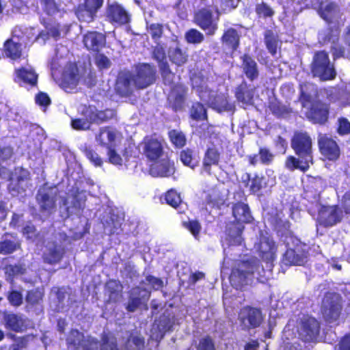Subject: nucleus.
<instances>
[{
    "instance_id": "obj_47",
    "label": "nucleus",
    "mask_w": 350,
    "mask_h": 350,
    "mask_svg": "<svg viewBox=\"0 0 350 350\" xmlns=\"http://www.w3.org/2000/svg\"><path fill=\"white\" fill-rule=\"evenodd\" d=\"M171 142L177 148H181L186 144L185 134L178 130H172L168 133Z\"/></svg>"
},
{
    "instance_id": "obj_14",
    "label": "nucleus",
    "mask_w": 350,
    "mask_h": 350,
    "mask_svg": "<svg viewBox=\"0 0 350 350\" xmlns=\"http://www.w3.org/2000/svg\"><path fill=\"white\" fill-rule=\"evenodd\" d=\"M65 253V248L57 241H48L43 251L42 259L46 264L56 265L62 261Z\"/></svg>"
},
{
    "instance_id": "obj_55",
    "label": "nucleus",
    "mask_w": 350,
    "mask_h": 350,
    "mask_svg": "<svg viewBox=\"0 0 350 350\" xmlns=\"http://www.w3.org/2000/svg\"><path fill=\"white\" fill-rule=\"evenodd\" d=\"M265 43L269 51L274 55L277 51L278 41L271 31H267L265 34Z\"/></svg>"
},
{
    "instance_id": "obj_21",
    "label": "nucleus",
    "mask_w": 350,
    "mask_h": 350,
    "mask_svg": "<svg viewBox=\"0 0 350 350\" xmlns=\"http://www.w3.org/2000/svg\"><path fill=\"white\" fill-rule=\"evenodd\" d=\"M144 154L150 161H155L163 153V146L160 141L152 137H146L141 144Z\"/></svg>"
},
{
    "instance_id": "obj_43",
    "label": "nucleus",
    "mask_w": 350,
    "mask_h": 350,
    "mask_svg": "<svg viewBox=\"0 0 350 350\" xmlns=\"http://www.w3.org/2000/svg\"><path fill=\"white\" fill-rule=\"evenodd\" d=\"M254 90V88H249L245 85H241L237 90L236 97L243 104L252 105Z\"/></svg>"
},
{
    "instance_id": "obj_52",
    "label": "nucleus",
    "mask_w": 350,
    "mask_h": 350,
    "mask_svg": "<svg viewBox=\"0 0 350 350\" xmlns=\"http://www.w3.org/2000/svg\"><path fill=\"white\" fill-rule=\"evenodd\" d=\"M7 299L10 304L14 307H18L23 304V297L21 291L12 290L8 292Z\"/></svg>"
},
{
    "instance_id": "obj_1",
    "label": "nucleus",
    "mask_w": 350,
    "mask_h": 350,
    "mask_svg": "<svg viewBox=\"0 0 350 350\" xmlns=\"http://www.w3.org/2000/svg\"><path fill=\"white\" fill-rule=\"evenodd\" d=\"M254 249L267 262V269L260 268L258 260L256 258H247L237 262L230 276L232 286L237 289L251 284L254 278L260 282H265L271 275L272 262L275 258L277 249L274 241L267 231H260L258 241L255 243Z\"/></svg>"
},
{
    "instance_id": "obj_45",
    "label": "nucleus",
    "mask_w": 350,
    "mask_h": 350,
    "mask_svg": "<svg viewBox=\"0 0 350 350\" xmlns=\"http://www.w3.org/2000/svg\"><path fill=\"white\" fill-rule=\"evenodd\" d=\"M122 287L116 280L109 281L105 286V293L111 301H116L119 297Z\"/></svg>"
},
{
    "instance_id": "obj_61",
    "label": "nucleus",
    "mask_w": 350,
    "mask_h": 350,
    "mask_svg": "<svg viewBox=\"0 0 350 350\" xmlns=\"http://www.w3.org/2000/svg\"><path fill=\"white\" fill-rule=\"evenodd\" d=\"M95 63L100 70L108 69L111 64L110 59L107 56L100 53L96 55Z\"/></svg>"
},
{
    "instance_id": "obj_7",
    "label": "nucleus",
    "mask_w": 350,
    "mask_h": 350,
    "mask_svg": "<svg viewBox=\"0 0 350 350\" xmlns=\"http://www.w3.org/2000/svg\"><path fill=\"white\" fill-rule=\"evenodd\" d=\"M100 221L103 232L107 235L119 234L122 231V218L111 208L102 207L96 213Z\"/></svg>"
},
{
    "instance_id": "obj_5",
    "label": "nucleus",
    "mask_w": 350,
    "mask_h": 350,
    "mask_svg": "<svg viewBox=\"0 0 350 350\" xmlns=\"http://www.w3.org/2000/svg\"><path fill=\"white\" fill-rule=\"evenodd\" d=\"M306 8H313L318 10L321 17L328 23L340 25L343 22L342 13L339 7L332 2H322L321 0H301Z\"/></svg>"
},
{
    "instance_id": "obj_31",
    "label": "nucleus",
    "mask_w": 350,
    "mask_h": 350,
    "mask_svg": "<svg viewBox=\"0 0 350 350\" xmlns=\"http://www.w3.org/2000/svg\"><path fill=\"white\" fill-rule=\"evenodd\" d=\"M186 91V88L180 83L172 87L168 96V100L176 109L181 107L184 102Z\"/></svg>"
},
{
    "instance_id": "obj_50",
    "label": "nucleus",
    "mask_w": 350,
    "mask_h": 350,
    "mask_svg": "<svg viewBox=\"0 0 350 350\" xmlns=\"http://www.w3.org/2000/svg\"><path fill=\"white\" fill-rule=\"evenodd\" d=\"M87 111L86 107L82 110V113L84 115L83 118H75L71 120V127L76 131H85L88 129V118L85 116Z\"/></svg>"
},
{
    "instance_id": "obj_28",
    "label": "nucleus",
    "mask_w": 350,
    "mask_h": 350,
    "mask_svg": "<svg viewBox=\"0 0 350 350\" xmlns=\"http://www.w3.org/2000/svg\"><path fill=\"white\" fill-rule=\"evenodd\" d=\"M284 216L282 211H279L278 208H271L267 213L266 219L278 231L283 228L284 230H287L290 226L288 221L283 219Z\"/></svg>"
},
{
    "instance_id": "obj_39",
    "label": "nucleus",
    "mask_w": 350,
    "mask_h": 350,
    "mask_svg": "<svg viewBox=\"0 0 350 350\" xmlns=\"http://www.w3.org/2000/svg\"><path fill=\"white\" fill-rule=\"evenodd\" d=\"M2 269L5 273V280L10 283L14 282L16 275L26 273V268L22 264H8L4 265Z\"/></svg>"
},
{
    "instance_id": "obj_35",
    "label": "nucleus",
    "mask_w": 350,
    "mask_h": 350,
    "mask_svg": "<svg viewBox=\"0 0 350 350\" xmlns=\"http://www.w3.org/2000/svg\"><path fill=\"white\" fill-rule=\"evenodd\" d=\"M168 57L173 64L181 66L187 62L188 55L185 51L182 50L179 47L177 43L174 42L173 45L170 47Z\"/></svg>"
},
{
    "instance_id": "obj_29",
    "label": "nucleus",
    "mask_w": 350,
    "mask_h": 350,
    "mask_svg": "<svg viewBox=\"0 0 350 350\" xmlns=\"http://www.w3.org/2000/svg\"><path fill=\"white\" fill-rule=\"evenodd\" d=\"M108 16L111 20L118 25H124L129 21L127 12L119 4H112L109 7Z\"/></svg>"
},
{
    "instance_id": "obj_15",
    "label": "nucleus",
    "mask_w": 350,
    "mask_h": 350,
    "mask_svg": "<svg viewBox=\"0 0 350 350\" xmlns=\"http://www.w3.org/2000/svg\"><path fill=\"white\" fill-rule=\"evenodd\" d=\"M175 325L174 316L170 313H164L159 320H157L150 330V338L156 341H160L166 332L171 330Z\"/></svg>"
},
{
    "instance_id": "obj_40",
    "label": "nucleus",
    "mask_w": 350,
    "mask_h": 350,
    "mask_svg": "<svg viewBox=\"0 0 350 350\" xmlns=\"http://www.w3.org/2000/svg\"><path fill=\"white\" fill-rule=\"evenodd\" d=\"M36 200L41 211L50 212L55 207V200L49 193H39L36 196Z\"/></svg>"
},
{
    "instance_id": "obj_13",
    "label": "nucleus",
    "mask_w": 350,
    "mask_h": 350,
    "mask_svg": "<svg viewBox=\"0 0 350 350\" xmlns=\"http://www.w3.org/2000/svg\"><path fill=\"white\" fill-rule=\"evenodd\" d=\"M342 212L337 206H321L319 209L318 222L325 226H332L340 222Z\"/></svg>"
},
{
    "instance_id": "obj_30",
    "label": "nucleus",
    "mask_w": 350,
    "mask_h": 350,
    "mask_svg": "<svg viewBox=\"0 0 350 350\" xmlns=\"http://www.w3.org/2000/svg\"><path fill=\"white\" fill-rule=\"evenodd\" d=\"M148 297L149 292L146 289L140 291L139 288H133L131 291V296L127 306V310L129 312H134Z\"/></svg>"
},
{
    "instance_id": "obj_62",
    "label": "nucleus",
    "mask_w": 350,
    "mask_h": 350,
    "mask_svg": "<svg viewBox=\"0 0 350 350\" xmlns=\"http://www.w3.org/2000/svg\"><path fill=\"white\" fill-rule=\"evenodd\" d=\"M105 121L104 111H98L95 107L89 105V121Z\"/></svg>"
},
{
    "instance_id": "obj_37",
    "label": "nucleus",
    "mask_w": 350,
    "mask_h": 350,
    "mask_svg": "<svg viewBox=\"0 0 350 350\" xmlns=\"http://www.w3.org/2000/svg\"><path fill=\"white\" fill-rule=\"evenodd\" d=\"M86 196L83 191H77L72 195L71 206L67 207L68 213H74L79 215L85 206Z\"/></svg>"
},
{
    "instance_id": "obj_34",
    "label": "nucleus",
    "mask_w": 350,
    "mask_h": 350,
    "mask_svg": "<svg viewBox=\"0 0 350 350\" xmlns=\"http://www.w3.org/2000/svg\"><path fill=\"white\" fill-rule=\"evenodd\" d=\"M44 297V290L43 288L36 287L28 290L25 297L27 306L33 308L41 304Z\"/></svg>"
},
{
    "instance_id": "obj_49",
    "label": "nucleus",
    "mask_w": 350,
    "mask_h": 350,
    "mask_svg": "<svg viewBox=\"0 0 350 350\" xmlns=\"http://www.w3.org/2000/svg\"><path fill=\"white\" fill-rule=\"evenodd\" d=\"M191 116L192 119L196 121H203L206 119V112L204 107L197 103L192 106L191 110Z\"/></svg>"
},
{
    "instance_id": "obj_23",
    "label": "nucleus",
    "mask_w": 350,
    "mask_h": 350,
    "mask_svg": "<svg viewBox=\"0 0 350 350\" xmlns=\"http://www.w3.org/2000/svg\"><path fill=\"white\" fill-rule=\"evenodd\" d=\"M307 253L301 244L294 248H288L283 256L282 261L286 265H301L306 261Z\"/></svg>"
},
{
    "instance_id": "obj_32",
    "label": "nucleus",
    "mask_w": 350,
    "mask_h": 350,
    "mask_svg": "<svg viewBox=\"0 0 350 350\" xmlns=\"http://www.w3.org/2000/svg\"><path fill=\"white\" fill-rule=\"evenodd\" d=\"M220 159V152L215 147H211L207 149L203 159L202 171L211 174V165H217Z\"/></svg>"
},
{
    "instance_id": "obj_53",
    "label": "nucleus",
    "mask_w": 350,
    "mask_h": 350,
    "mask_svg": "<svg viewBox=\"0 0 350 350\" xmlns=\"http://www.w3.org/2000/svg\"><path fill=\"white\" fill-rule=\"evenodd\" d=\"M108 157L109 162L113 165H121L124 161L128 157V152L125 150L123 159L114 149V148H110L108 149Z\"/></svg>"
},
{
    "instance_id": "obj_56",
    "label": "nucleus",
    "mask_w": 350,
    "mask_h": 350,
    "mask_svg": "<svg viewBox=\"0 0 350 350\" xmlns=\"http://www.w3.org/2000/svg\"><path fill=\"white\" fill-rule=\"evenodd\" d=\"M256 12L259 17H271L273 15L274 11L273 9L265 3L257 4L256 6Z\"/></svg>"
},
{
    "instance_id": "obj_25",
    "label": "nucleus",
    "mask_w": 350,
    "mask_h": 350,
    "mask_svg": "<svg viewBox=\"0 0 350 350\" xmlns=\"http://www.w3.org/2000/svg\"><path fill=\"white\" fill-rule=\"evenodd\" d=\"M133 82V75L130 72H122L119 74L117 79L116 90L120 94L127 96L135 88Z\"/></svg>"
},
{
    "instance_id": "obj_60",
    "label": "nucleus",
    "mask_w": 350,
    "mask_h": 350,
    "mask_svg": "<svg viewBox=\"0 0 350 350\" xmlns=\"http://www.w3.org/2000/svg\"><path fill=\"white\" fill-rule=\"evenodd\" d=\"M265 182L262 177L255 176L251 180L249 185L250 191L255 193L259 191L265 185Z\"/></svg>"
},
{
    "instance_id": "obj_10",
    "label": "nucleus",
    "mask_w": 350,
    "mask_h": 350,
    "mask_svg": "<svg viewBox=\"0 0 350 350\" xmlns=\"http://www.w3.org/2000/svg\"><path fill=\"white\" fill-rule=\"evenodd\" d=\"M320 331L318 321L310 316H304L298 327V333L302 340L314 341Z\"/></svg>"
},
{
    "instance_id": "obj_4",
    "label": "nucleus",
    "mask_w": 350,
    "mask_h": 350,
    "mask_svg": "<svg viewBox=\"0 0 350 350\" xmlns=\"http://www.w3.org/2000/svg\"><path fill=\"white\" fill-rule=\"evenodd\" d=\"M301 101L304 108L308 110L306 112L307 118L314 123L323 124L328 118V107L321 102L312 100L317 96V90L313 85H300Z\"/></svg>"
},
{
    "instance_id": "obj_64",
    "label": "nucleus",
    "mask_w": 350,
    "mask_h": 350,
    "mask_svg": "<svg viewBox=\"0 0 350 350\" xmlns=\"http://www.w3.org/2000/svg\"><path fill=\"white\" fill-rule=\"evenodd\" d=\"M338 133L340 135H347L350 133V122L345 118H340L338 120Z\"/></svg>"
},
{
    "instance_id": "obj_16",
    "label": "nucleus",
    "mask_w": 350,
    "mask_h": 350,
    "mask_svg": "<svg viewBox=\"0 0 350 350\" xmlns=\"http://www.w3.org/2000/svg\"><path fill=\"white\" fill-rule=\"evenodd\" d=\"M3 323L6 330L14 333H23L27 328L26 320L23 315L12 312L3 313Z\"/></svg>"
},
{
    "instance_id": "obj_11",
    "label": "nucleus",
    "mask_w": 350,
    "mask_h": 350,
    "mask_svg": "<svg viewBox=\"0 0 350 350\" xmlns=\"http://www.w3.org/2000/svg\"><path fill=\"white\" fill-rule=\"evenodd\" d=\"M340 299L338 295H327L323 300L322 312L327 321H336L340 314Z\"/></svg>"
},
{
    "instance_id": "obj_46",
    "label": "nucleus",
    "mask_w": 350,
    "mask_h": 350,
    "mask_svg": "<svg viewBox=\"0 0 350 350\" xmlns=\"http://www.w3.org/2000/svg\"><path fill=\"white\" fill-rule=\"evenodd\" d=\"M89 40L91 42L94 51H100L105 44L106 39L104 34L97 32H89Z\"/></svg>"
},
{
    "instance_id": "obj_58",
    "label": "nucleus",
    "mask_w": 350,
    "mask_h": 350,
    "mask_svg": "<svg viewBox=\"0 0 350 350\" xmlns=\"http://www.w3.org/2000/svg\"><path fill=\"white\" fill-rule=\"evenodd\" d=\"M42 5L44 12L48 14L51 15L58 11V6L55 0H40Z\"/></svg>"
},
{
    "instance_id": "obj_18",
    "label": "nucleus",
    "mask_w": 350,
    "mask_h": 350,
    "mask_svg": "<svg viewBox=\"0 0 350 350\" xmlns=\"http://www.w3.org/2000/svg\"><path fill=\"white\" fill-rule=\"evenodd\" d=\"M38 75L32 68L21 66L14 70L13 80L20 86H37Z\"/></svg>"
},
{
    "instance_id": "obj_6",
    "label": "nucleus",
    "mask_w": 350,
    "mask_h": 350,
    "mask_svg": "<svg viewBox=\"0 0 350 350\" xmlns=\"http://www.w3.org/2000/svg\"><path fill=\"white\" fill-rule=\"evenodd\" d=\"M312 72L314 77L322 81L335 78L336 72L334 64L330 62L328 54L325 51L315 53L312 64Z\"/></svg>"
},
{
    "instance_id": "obj_24",
    "label": "nucleus",
    "mask_w": 350,
    "mask_h": 350,
    "mask_svg": "<svg viewBox=\"0 0 350 350\" xmlns=\"http://www.w3.org/2000/svg\"><path fill=\"white\" fill-rule=\"evenodd\" d=\"M68 350H88V340L78 329H71L66 338Z\"/></svg>"
},
{
    "instance_id": "obj_27",
    "label": "nucleus",
    "mask_w": 350,
    "mask_h": 350,
    "mask_svg": "<svg viewBox=\"0 0 350 350\" xmlns=\"http://www.w3.org/2000/svg\"><path fill=\"white\" fill-rule=\"evenodd\" d=\"M150 173L152 176H169L174 173V163L168 159H163L151 165Z\"/></svg>"
},
{
    "instance_id": "obj_2",
    "label": "nucleus",
    "mask_w": 350,
    "mask_h": 350,
    "mask_svg": "<svg viewBox=\"0 0 350 350\" xmlns=\"http://www.w3.org/2000/svg\"><path fill=\"white\" fill-rule=\"evenodd\" d=\"M292 147L299 158L293 156L287 157L285 162L286 168L291 171L295 169L306 171L312 164L311 138L306 133H295L292 139Z\"/></svg>"
},
{
    "instance_id": "obj_12",
    "label": "nucleus",
    "mask_w": 350,
    "mask_h": 350,
    "mask_svg": "<svg viewBox=\"0 0 350 350\" xmlns=\"http://www.w3.org/2000/svg\"><path fill=\"white\" fill-rule=\"evenodd\" d=\"M135 88H146L155 81V69L148 64H142L136 66L133 75Z\"/></svg>"
},
{
    "instance_id": "obj_9",
    "label": "nucleus",
    "mask_w": 350,
    "mask_h": 350,
    "mask_svg": "<svg viewBox=\"0 0 350 350\" xmlns=\"http://www.w3.org/2000/svg\"><path fill=\"white\" fill-rule=\"evenodd\" d=\"M84 74V68L78 66L75 62H69L62 72L61 86L65 90L76 88Z\"/></svg>"
},
{
    "instance_id": "obj_3",
    "label": "nucleus",
    "mask_w": 350,
    "mask_h": 350,
    "mask_svg": "<svg viewBox=\"0 0 350 350\" xmlns=\"http://www.w3.org/2000/svg\"><path fill=\"white\" fill-rule=\"evenodd\" d=\"M193 90L198 94L201 100L217 111H231L234 109L233 104L228 102L225 94H216L210 90L206 81L200 75L191 77Z\"/></svg>"
},
{
    "instance_id": "obj_20",
    "label": "nucleus",
    "mask_w": 350,
    "mask_h": 350,
    "mask_svg": "<svg viewBox=\"0 0 350 350\" xmlns=\"http://www.w3.org/2000/svg\"><path fill=\"white\" fill-rule=\"evenodd\" d=\"M319 146L321 154L330 161L336 160L340 156V149L336 142L325 135L319 137Z\"/></svg>"
},
{
    "instance_id": "obj_51",
    "label": "nucleus",
    "mask_w": 350,
    "mask_h": 350,
    "mask_svg": "<svg viewBox=\"0 0 350 350\" xmlns=\"http://www.w3.org/2000/svg\"><path fill=\"white\" fill-rule=\"evenodd\" d=\"M204 35L196 29H191L186 32L185 39L191 44H200L204 40Z\"/></svg>"
},
{
    "instance_id": "obj_48",
    "label": "nucleus",
    "mask_w": 350,
    "mask_h": 350,
    "mask_svg": "<svg viewBox=\"0 0 350 350\" xmlns=\"http://www.w3.org/2000/svg\"><path fill=\"white\" fill-rule=\"evenodd\" d=\"M26 179V177L23 175H14L12 174L9 178L10 183L8 185V189L10 192L20 193L22 187L21 183Z\"/></svg>"
},
{
    "instance_id": "obj_36",
    "label": "nucleus",
    "mask_w": 350,
    "mask_h": 350,
    "mask_svg": "<svg viewBox=\"0 0 350 350\" xmlns=\"http://www.w3.org/2000/svg\"><path fill=\"white\" fill-rule=\"evenodd\" d=\"M232 213L238 222L249 223L252 220L249 207L244 203H237L232 208Z\"/></svg>"
},
{
    "instance_id": "obj_33",
    "label": "nucleus",
    "mask_w": 350,
    "mask_h": 350,
    "mask_svg": "<svg viewBox=\"0 0 350 350\" xmlns=\"http://www.w3.org/2000/svg\"><path fill=\"white\" fill-rule=\"evenodd\" d=\"M5 235H10L13 238V239L10 240L5 239L0 241L1 254H10L21 249V241L17 238L16 234L5 233Z\"/></svg>"
},
{
    "instance_id": "obj_19",
    "label": "nucleus",
    "mask_w": 350,
    "mask_h": 350,
    "mask_svg": "<svg viewBox=\"0 0 350 350\" xmlns=\"http://www.w3.org/2000/svg\"><path fill=\"white\" fill-rule=\"evenodd\" d=\"M153 57L159 64L165 83L170 85L173 81L174 75L169 68V65L166 59L165 49L162 45L157 44L155 46L153 51Z\"/></svg>"
},
{
    "instance_id": "obj_63",
    "label": "nucleus",
    "mask_w": 350,
    "mask_h": 350,
    "mask_svg": "<svg viewBox=\"0 0 350 350\" xmlns=\"http://www.w3.org/2000/svg\"><path fill=\"white\" fill-rule=\"evenodd\" d=\"M100 350H118L116 339L112 336H105L103 339Z\"/></svg>"
},
{
    "instance_id": "obj_54",
    "label": "nucleus",
    "mask_w": 350,
    "mask_h": 350,
    "mask_svg": "<svg viewBox=\"0 0 350 350\" xmlns=\"http://www.w3.org/2000/svg\"><path fill=\"white\" fill-rule=\"evenodd\" d=\"M165 200L167 204L174 208L178 206L182 202L180 195L174 189H171L165 193Z\"/></svg>"
},
{
    "instance_id": "obj_22",
    "label": "nucleus",
    "mask_w": 350,
    "mask_h": 350,
    "mask_svg": "<svg viewBox=\"0 0 350 350\" xmlns=\"http://www.w3.org/2000/svg\"><path fill=\"white\" fill-rule=\"evenodd\" d=\"M96 141L101 145L109 148L117 146L122 139V135L116 129L111 127L100 129L99 134L96 136Z\"/></svg>"
},
{
    "instance_id": "obj_59",
    "label": "nucleus",
    "mask_w": 350,
    "mask_h": 350,
    "mask_svg": "<svg viewBox=\"0 0 350 350\" xmlns=\"http://www.w3.org/2000/svg\"><path fill=\"white\" fill-rule=\"evenodd\" d=\"M180 161L185 165H187L191 168L196 166V161L192 156V152L189 150H183L180 155Z\"/></svg>"
},
{
    "instance_id": "obj_44",
    "label": "nucleus",
    "mask_w": 350,
    "mask_h": 350,
    "mask_svg": "<svg viewBox=\"0 0 350 350\" xmlns=\"http://www.w3.org/2000/svg\"><path fill=\"white\" fill-rule=\"evenodd\" d=\"M239 34L234 29L230 28L224 32L222 41L226 46L234 51L239 46Z\"/></svg>"
},
{
    "instance_id": "obj_8",
    "label": "nucleus",
    "mask_w": 350,
    "mask_h": 350,
    "mask_svg": "<svg viewBox=\"0 0 350 350\" xmlns=\"http://www.w3.org/2000/svg\"><path fill=\"white\" fill-rule=\"evenodd\" d=\"M219 13L213 8L200 10L195 15L196 23L209 36L214 35L217 29Z\"/></svg>"
},
{
    "instance_id": "obj_41",
    "label": "nucleus",
    "mask_w": 350,
    "mask_h": 350,
    "mask_svg": "<svg viewBox=\"0 0 350 350\" xmlns=\"http://www.w3.org/2000/svg\"><path fill=\"white\" fill-rule=\"evenodd\" d=\"M243 68L247 77L250 80L256 79L258 76V70L256 62L250 56L243 57Z\"/></svg>"
},
{
    "instance_id": "obj_57",
    "label": "nucleus",
    "mask_w": 350,
    "mask_h": 350,
    "mask_svg": "<svg viewBox=\"0 0 350 350\" xmlns=\"http://www.w3.org/2000/svg\"><path fill=\"white\" fill-rule=\"evenodd\" d=\"M184 226L192 234L196 239H199V235L201 231V225L196 220L189 221L184 223Z\"/></svg>"
},
{
    "instance_id": "obj_42",
    "label": "nucleus",
    "mask_w": 350,
    "mask_h": 350,
    "mask_svg": "<svg viewBox=\"0 0 350 350\" xmlns=\"http://www.w3.org/2000/svg\"><path fill=\"white\" fill-rule=\"evenodd\" d=\"M7 336L10 339L15 342L13 349H18L20 350L27 349L29 343L35 338V336L31 334L18 336L15 334L9 332L7 334Z\"/></svg>"
},
{
    "instance_id": "obj_38",
    "label": "nucleus",
    "mask_w": 350,
    "mask_h": 350,
    "mask_svg": "<svg viewBox=\"0 0 350 350\" xmlns=\"http://www.w3.org/2000/svg\"><path fill=\"white\" fill-rule=\"evenodd\" d=\"M243 227L241 224L233 226V228H229L226 238V244L229 246L240 245L242 243L241 232Z\"/></svg>"
},
{
    "instance_id": "obj_26",
    "label": "nucleus",
    "mask_w": 350,
    "mask_h": 350,
    "mask_svg": "<svg viewBox=\"0 0 350 350\" xmlns=\"http://www.w3.org/2000/svg\"><path fill=\"white\" fill-rule=\"evenodd\" d=\"M3 50L6 57L12 60H18L23 55V45L15 42L12 38L7 39L3 46Z\"/></svg>"
},
{
    "instance_id": "obj_17",
    "label": "nucleus",
    "mask_w": 350,
    "mask_h": 350,
    "mask_svg": "<svg viewBox=\"0 0 350 350\" xmlns=\"http://www.w3.org/2000/svg\"><path fill=\"white\" fill-rule=\"evenodd\" d=\"M239 319L245 329L256 327L262 321L261 311L254 308H243L241 310Z\"/></svg>"
}]
</instances>
